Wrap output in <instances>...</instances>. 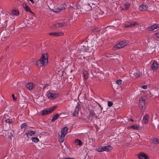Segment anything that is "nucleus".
I'll return each mask as SVG.
<instances>
[{"label":"nucleus","instance_id":"nucleus-1","mask_svg":"<svg viewBox=\"0 0 159 159\" xmlns=\"http://www.w3.org/2000/svg\"><path fill=\"white\" fill-rule=\"evenodd\" d=\"M48 56L46 53L43 54L40 59L36 62V64L39 67L46 66L48 63Z\"/></svg>","mask_w":159,"mask_h":159},{"label":"nucleus","instance_id":"nucleus-2","mask_svg":"<svg viewBox=\"0 0 159 159\" xmlns=\"http://www.w3.org/2000/svg\"><path fill=\"white\" fill-rule=\"evenodd\" d=\"M68 129L67 127L66 126L64 127L61 129V136H60L59 139V141L60 142L62 143L64 141L65 137L67 134Z\"/></svg>","mask_w":159,"mask_h":159},{"label":"nucleus","instance_id":"nucleus-3","mask_svg":"<svg viewBox=\"0 0 159 159\" xmlns=\"http://www.w3.org/2000/svg\"><path fill=\"white\" fill-rule=\"evenodd\" d=\"M128 43V42L126 40H123L114 46L113 49L116 50L124 47Z\"/></svg>","mask_w":159,"mask_h":159},{"label":"nucleus","instance_id":"nucleus-4","mask_svg":"<svg viewBox=\"0 0 159 159\" xmlns=\"http://www.w3.org/2000/svg\"><path fill=\"white\" fill-rule=\"evenodd\" d=\"M95 10L96 11L93 14V17L94 19H97L102 18L103 12L99 9L98 7H97Z\"/></svg>","mask_w":159,"mask_h":159},{"label":"nucleus","instance_id":"nucleus-5","mask_svg":"<svg viewBox=\"0 0 159 159\" xmlns=\"http://www.w3.org/2000/svg\"><path fill=\"white\" fill-rule=\"evenodd\" d=\"M146 97L143 96L139 100V106L142 110H144L145 107V100Z\"/></svg>","mask_w":159,"mask_h":159},{"label":"nucleus","instance_id":"nucleus-6","mask_svg":"<svg viewBox=\"0 0 159 159\" xmlns=\"http://www.w3.org/2000/svg\"><path fill=\"white\" fill-rule=\"evenodd\" d=\"M57 107L55 106L51 107L47 109L46 110H43L41 112V115H45L50 113L53 111Z\"/></svg>","mask_w":159,"mask_h":159},{"label":"nucleus","instance_id":"nucleus-7","mask_svg":"<svg viewBox=\"0 0 159 159\" xmlns=\"http://www.w3.org/2000/svg\"><path fill=\"white\" fill-rule=\"evenodd\" d=\"M87 42L84 41L78 47V49L81 51H86V47H87Z\"/></svg>","mask_w":159,"mask_h":159},{"label":"nucleus","instance_id":"nucleus-8","mask_svg":"<svg viewBox=\"0 0 159 159\" xmlns=\"http://www.w3.org/2000/svg\"><path fill=\"white\" fill-rule=\"evenodd\" d=\"M134 75L135 77L137 78L142 75L141 72L138 70H137L135 69H134L130 73V76Z\"/></svg>","mask_w":159,"mask_h":159},{"label":"nucleus","instance_id":"nucleus-9","mask_svg":"<svg viewBox=\"0 0 159 159\" xmlns=\"http://www.w3.org/2000/svg\"><path fill=\"white\" fill-rule=\"evenodd\" d=\"M156 29L159 30V25L154 24L153 25L148 27L146 28L147 30L150 31H153Z\"/></svg>","mask_w":159,"mask_h":159},{"label":"nucleus","instance_id":"nucleus-10","mask_svg":"<svg viewBox=\"0 0 159 159\" xmlns=\"http://www.w3.org/2000/svg\"><path fill=\"white\" fill-rule=\"evenodd\" d=\"M158 63L156 61H154L150 68V70L156 71L158 68Z\"/></svg>","mask_w":159,"mask_h":159},{"label":"nucleus","instance_id":"nucleus-11","mask_svg":"<svg viewBox=\"0 0 159 159\" xmlns=\"http://www.w3.org/2000/svg\"><path fill=\"white\" fill-rule=\"evenodd\" d=\"M80 105L79 104H78L76 106L74 112L72 113V116H78V112L79 111Z\"/></svg>","mask_w":159,"mask_h":159},{"label":"nucleus","instance_id":"nucleus-12","mask_svg":"<svg viewBox=\"0 0 159 159\" xmlns=\"http://www.w3.org/2000/svg\"><path fill=\"white\" fill-rule=\"evenodd\" d=\"M109 145L107 146H103L96 149L97 151L102 152L103 151H109Z\"/></svg>","mask_w":159,"mask_h":159},{"label":"nucleus","instance_id":"nucleus-13","mask_svg":"<svg viewBox=\"0 0 159 159\" xmlns=\"http://www.w3.org/2000/svg\"><path fill=\"white\" fill-rule=\"evenodd\" d=\"M138 157L139 159H148V156L145 153L141 152L138 155Z\"/></svg>","mask_w":159,"mask_h":159},{"label":"nucleus","instance_id":"nucleus-14","mask_svg":"<svg viewBox=\"0 0 159 159\" xmlns=\"http://www.w3.org/2000/svg\"><path fill=\"white\" fill-rule=\"evenodd\" d=\"M58 96V95L57 93H53L51 92H49L48 94V98L50 99H53Z\"/></svg>","mask_w":159,"mask_h":159},{"label":"nucleus","instance_id":"nucleus-15","mask_svg":"<svg viewBox=\"0 0 159 159\" xmlns=\"http://www.w3.org/2000/svg\"><path fill=\"white\" fill-rule=\"evenodd\" d=\"M149 115L148 114H146L143 117L142 122L143 124H147L148 121Z\"/></svg>","mask_w":159,"mask_h":159},{"label":"nucleus","instance_id":"nucleus-16","mask_svg":"<svg viewBox=\"0 0 159 159\" xmlns=\"http://www.w3.org/2000/svg\"><path fill=\"white\" fill-rule=\"evenodd\" d=\"M138 25V23L137 22H133L132 23H129L125 25V27H133L135 26Z\"/></svg>","mask_w":159,"mask_h":159},{"label":"nucleus","instance_id":"nucleus-17","mask_svg":"<svg viewBox=\"0 0 159 159\" xmlns=\"http://www.w3.org/2000/svg\"><path fill=\"white\" fill-rule=\"evenodd\" d=\"M49 34L51 36H62L63 35V34L61 32H51L49 33Z\"/></svg>","mask_w":159,"mask_h":159},{"label":"nucleus","instance_id":"nucleus-18","mask_svg":"<svg viewBox=\"0 0 159 159\" xmlns=\"http://www.w3.org/2000/svg\"><path fill=\"white\" fill-rule=\"evenodd\" d=\"M130 4L129 3L125 2L124 4V7L122 8L120 7V9L121 10L125 11L128 9L129 7Z\"/></svg>","mask_w":159,"mask_h":159},{"label":"nucleus","instance_id":"nucleus-19","mask_svg":"<svg viewBox=\"0 0 159 159\" xmlns=\"http://www.w3.org/2000/svg\"><path fill=\"white\" fill-rule=\"evenodd\" d=\"M89 116L90 117H94L96 118H98V116L96 115L93 110H91L89 111Z\"/></svg>","mask_w":159,"mask_h":159},{"label":"nucleus","instance_id":"nucleus-20","mask_svg":"<svg viewBox=\"0 0 159 159\" xmlns=\"http://www.w3.org/2000/svg\"><path fill=\"white\" fill-rule=\"evenodd\" d=\"M35 133V132L34 131H29L26 132L25 133V134L28 137L30 138L34 135Z\"/></svg>","mask_w":159,"mask_h":159},{"label":"nucleus","instance_id":"nucleus-21","mask_svg":"<svg viewBox=\"0 0 159 159\" xmlns=\"http://www.w3.org/2000/svg\"><path fill=\"white\" fill-rule=\"evenodd\" d=\"M148 6L145 5H141L139 7V9L142 11H145L147 10L148 8Z\"/></svg>","mask_w":159,"mask_h":159},{"label":"nucleus","instance_id":"nucleus-22","mask_svg":"<svg viewBox=\"0 0 159 159\" xmlns=\"http://www.w3.org/2000/svg\"><path fill=\"white\" fill-rule=\"evenodd\" d=\"M92 8V6L90 4H86L84 7V9L86 11L91 10Z\"/></svg>","mask_w":159,"mask_h":159},{"label":"nucleus","instance_id":"nucleus-23","mask_svg":"<svg viewBox=\"0 0 159 159\" xmlns=\"http://www.w3.org/2000/svg\"><path fill=\"white\" fill-rule=\"evenodd\" d=\"M11 13L13 15L18 16L19 15V11L17 9H13L11 10Z\"/></svg>","mask_w":159,"mask_h":159},{"label":"nucleus","instance_id":"nucleus-24","mask_svg":"<svg viewBox=\"0 0 159 159\" xmlns=\"http://www.w3.org/2000/svg\"><path fill=\"white\" fill-rule=\"evenodd\" d=\"M139 126L138 125H134L132 126L128 127V129H139Z\"/></svg>","mask_w":159,"mask_h":159},{"label":"nucleus","instance_id":"nucleus-25","mask_svg":"<svg viewBox=\"0 0 159 159\" xmlns=\"http://www.w3.org/2000/svg\"><path fill=\"white\" fill-rule=\"evenodd\" d=\"M151 142L153 143H159V139L156 138H152L151 139Z\"/></svg>","mask_w":159,"mask_h":159},{"label":"nucleus","instance_id":"nucleus-26","mask_svg":"<svg viewBox=\"0 0 159 159\" xmlns=\"http://www.w3.org/2000/svg\"><path fill=\"white\" fill-rule=\"evenodd\" d=\"M27 87L30 90H32L33 88V83H28L26 85Z\"/></svg>","mask_w":159,"mask_h":159},{"label":"nucleus","instance_id":"nucleus-27","mask_svg":"<svg viewBox=\"0 0 159 159\" xmlns=\"http://www.w3.org/2000/svg\"><path fill=\"white\" fill-rule=\"evenodd\" d=\"M65 9V7H61L60 8H55L53 10V11L57 12L61 11V10Z\"/></svg>","mask_w":159,"mask_h":159},{"label":"nucleus","instance_id":"nucleus-28","mask_svg":"<svg viewBox=\"0 0 159 159\" xmlns=\"http://www.w3.org/2000/svg\"><path fill=\"white\" fill-rule=\"evenodd\" d=\"M75 142L77 145H78L79 146H80L82 144V141L79 139H76L75 140Z\"/></svg>","mask_w":159,"mask_h":159},{"label":"nucleus","instance_id":"nucleus-29","mask_svg":"<svg viewBox=\"0 0 159 159\" xmlns=\"http://www.w3.org/2000/svg\"><path fill=\"white\" fill-rule=\"evenodd\" d=\"M93 32L96 33H98L100 31V29L98 28H93L92 30Z\"/></svg>","mask_w":159,"mask_h":159},{"label":"nucleus","instance_id":"nucleus-30","mask_svg":"<svg viewBox=\"0 0 159 159\" xmlns=\"http://www.w3.org/2000/svg\"><path fill=\"white\" fill-rule=\"evenodd\" d=\"M58 116L59 115L57 114H56L54 115L51 120L52 121V122L56 120H57V119Z\"/></svg>","mask_w":159,"mask_h":159},{"label":"nucleus","instance_id":"nucleus-31","mask_svg":"<svg viewBox=\"0 0 159 159\" xmlns=\"http://www.w3.org/2000/svg\"><path fill=\"white\" fill-rule=\"evenodd\" d=\"M31 140L34 143H37L39 141V139L36 137H32L31 138Z\"/></svg>","mask_w":159,"mask_h":159},{"label":"nucleus","instance_id":"nucleus-32","mask_svg":"<svg viewBox=\"0 0 159 159\" xmlns=\"http://www.w3.org/2000/svg\"><path fill=\"white\" fill-rule=\"evenodd\" d=\"M25 9L26 11H29L32 13L30 11V9L29 6H27L26 4H25Z\"/></svg>","mask_w":159,"mask_h":159},{"label":"nucleus","instance_id":"nucleus-33","mask_svg":"<svg viewBox=\"0 0 159 159\" xmlns=\"http://www.w3.org/2000/svg\"><path fill=\"white\" fill-rule=\"evenodd\" d=\"M78 16V14L76 13H73L72 15V18H73L74 20H75Z\"/></svg>","mask_w":159,"mask_h":159},{"label":"nucleus","instance_id":"nucleus-34","mask_svg":"<svg viewBox=\"0 0 159 159\" xmlns=\"http://www.w3.org/2000/svg\"><path fill=\"white\" fill-rule=\"evenodd\" d=\"M116 83L117 84H118V85H121L122 83V81L121 80H116Z\"/></svg>","mask_w":159,"mask_h":159},{"label":"nucleus","instance_id":"nucleus-35","mask_svg":"<svg viewBox=\"0 0 159 159\" xmlns=\"http://www.w3.org/2000/svg\"><path fill=\"white\" fill-rule=\"evenodd\" d=\"M98 1H94V2H92V3H90V5H92V6L93 7V8H94V5H95L96 4H98Z\"/></svg>","mask_w":159,"mask_h":159},{"label":"nucleus","instance_id":"nucleus-36","mask_svg":"<svg viewBox=\"0 0 159 159\" xmlns=\"http://www.w3.org/2000/svg\"><path fill=\"white\" fill-rule=\"evenodd\" d=\"M21 128H25L27 127V124L26 123H23L20 125Z\"/></svg>","mask_w":159,"mask_h":159},{"label":"nucleus","instance_id":"nucleus-37","mask_svg":"<svg viewBox=\"0 0 159 159\" xmlns=\"http://www.w3.org/2000/svg\"><path fill=\"white\" fill-rule=\"evenodd\" d=\"M12 120L11 119H7L6 120V122L9 124H10L12 122Z\"/></svg>","mask_w":159,"mask_h":159},{"label":"nucleus","instance_id":"nucleus-38","mask_svg":"<svg viewBox=\"0 0 159 159\" xmlns=\"http://www.w3.org/2000/svg\"><path fill=\"white\" fill-rule=\"evenodd\" d=\"M84 75V78L85 79H86L88 78V75L87 72L85 71L83 72Z\"/></svg>","mask_w":159,"mask_h":159},{"label":"nucleus","instance_id":"nucleus-39","mask_svg":"<svg viewBox=\"0 0 159 159\" xmlns=\"http://www.w3.org/2000/svg\"><path fill=\"white\" fill-rule=\"evenodd\" d=\"M67 78L70 79H72V78H74V76L73 75L72 73H70V74L68 76Z\"/></svg>","mask_w":159,"mask_h":159},{"label":"nucleus","instance_id":"nucleus-40","mask_svg":"<svg viewBox=\"0 0 159 159\" xmlns=\"http://www.w3.org/2000/svg\"><path fill=\"white\" fill-rule=\"evenodd\" d=\"M59 27H61L63 26L66 25V23H59Z\"/></svg>","mask_w":159,"mask_h":159},{"label":"nucleus","instance_id":"nucleus-41","mask_svg":"<svg viewBox=\"0 0 159 159\" xmlns=\"http://www.w3.org/2000/svg\"><path fill=\"white\" fill-rule=\"evenodd\" d=\"M155 36L159 39V32H158L156 33L155 34Z\"/></svg>","mask_w":159,"mask_h":159},{"label":"nucleus","instance_id":"nucleus-42","mask_svg":"<svg viewBox=\"0 0 159 159\" xmlns=\"http://www.w3.org/2000/svg\"><path fill=\"white\" fill-rule=\"evenodd\" d=\"M54 26L55 28H58V27H59V23H57V24H55L54 25Z\"/></svg>","mask_w":159,"mask_h":159},{"label":"nucleus","instance_id":"nucleus-43","mask_svg":"<svg viewBox=\"0 0 159 159\" xmlns=\"http://www.w3.org/2000/svg\"><path fill=\"white\" fill-rule=\"evenodd\" d=\"M147 86L146 85H143L141 86V88L144 89H147Z\"/></svg>","mask_w":159,"mask_h":159},{"label":"nucleus","instance_id":"nucleus-44","mask_svg":"<svg viewBox=\"0 0 159 159\" xmlns=\"http://www.w3.org/2000/svg\"><path fill=\"white\" fill-rule=\"evenodd\" d=\"M111 111L113 112H114L115 111V108L113 107H111Z\"/></svg>","mask_w":159,"mask_h":159},{"label":"nucleus","instance_id":"nucleus-45","mask_svg":"<svg viewBox=\"0 0 159 159\" xmlns=\"http://www.w3.org/2000/svg\"><path fill=\"white\" fill-rule=\"evenodd\" d=\"M12 96L13 99L14 100H16V98L15 97V95L14 94H12Z\"/></svg>","mask_w":159,"mask_h":159},{"label":"nucleus","instance_id":"nucleus-46","mask_svg":"<svg viewBox=\"0 0 159 159\" xmlns=\"http://www.w3.org/2000/svg\"><path fill=\"white\" fill-rule=\"evenodd\" d=\"M116 1V0H111V2L114 3Z\"/></svg>","mask_w":159,"mask_h":159},{"label":"nucleus","instance_id":"nucleus-47","mask_svg":"<svg viewBox=\"0 0 159 159\" xmlns=\"http://www.w3.org/2000/svg\"><path fill=\"white\" fill-rule=\"evenodd\" d=\"M29 1H30L31 3L33 4H34V2L33 0H29Z\"/></svg>","mask_w":159,"mask_h":159},{"label":"nucleus","instance_id":"nucleus-48","mask_svg":"<svg viewBox=\"0 0 159 159\" xmlns=\"http://www.w3.org/2000/svg\"><path fill=\"white\" fill-rule=\"evenodd\" d=\"M112 105H113V103L111 102H110V107L112 106Z\"/></svg>","mask_w":159,"mask_h":159},{"label":"nucleus","instance_id":"nucleus-49","mask_svg":"<svg viewBox=\"0 0 159 159\" xmlns=\"http://www.w3.org/2000/svg\"><path fill=\"white\" fill-rule=\"evenodd\" d=\"M129 121H133L134 120L132 119H129Z\"/></svg>","mask_w":159,"mask_h":159},{"label":"nucleus","instance_id":"nucleus-50","mask_svg":"<svg viewBox=\"0 0 159 159\" xmlns=\"http://www.w3.org/2000/svg\"><path fill=\"white\" fill-rule=\"evenodd\" d=\"M107 103H108V106L109 107V105H110V104H109V101H108L107 102Z\"/></svg>","mask_w":159,"mask_h":159},{"label":"nucleus","instance_id":"nucleus-51","mask_svg":"<svg viewBox=\"0 0 159 159\" xmlns=\"http://www.w3.org/2000/svg\"><path fill=\"white\" fill-rule=\"evenodd\" d=\"M114 121H115V120H113L111 121V122H112V123H113L114 122Z\"/></svg>","mask_w":159,"mask_h":159},{"label":"nucleus","instance_id":"nucleus-52","mask_svg":"<svg viewBox=\"0 0 159 159\" xmlns=\"http://www.w3.org/2000/svg\"><path fill=\"white\" fill-rule=\"evenodd\" d=\"M2 58V57H0V62L1 61Z\"/></svg>","mask_w":159,"mask_h":159},{"label":"nucleus","instance_id":"nucleus-53","mask_svg":"<svg viewBox=\"0 0 159 159\" xmlns=\"http://www.w3.org/2000/svg\"><path fill=\"white\" fill-rule=\"evenodd\" d=\"M159 125V124L157 125V126H158Z\"/></svg>","mask_w":159,"mask_h":159}]
</instances>
